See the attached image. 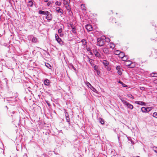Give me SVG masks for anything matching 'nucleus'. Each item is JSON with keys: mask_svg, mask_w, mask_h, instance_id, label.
Here are the masks:
<instances>
[{"mask_svg": "<svg viewBox=\"0 0 157 157\" xmlns=\"http://www.w3.org/2000/svg\"><path fill=\"white\" fill-rule=\"evenodd\" d=\"M121 100L123 104L128 108L131 109H133V107L132 105L123 99H121Z\"/></svg>", "mask_w": 157, "mask_h": 157, "instance_id": "f257e3e1", "label": "nucleus"}, {"mask_svg": "<svg viewBox=\"0 0 157 157\" xmlns=\"http://www.w3.org/2000/svg\"><path fill=\"white\" fill-rule=\"evenodd\" d=\"M97 45L99 46H103L105 43L104 40L101 38H98L97 39Z\"/></svg>", "mask_w": 157, "mask_h": 157, "instance_id": "f03ea898", "label": "nucleus"}, {"mask_svg": "<svg viewBox=\"0 0 157 157\" xmlns=\"http://www.w3.org/2000/svg\"><path fill=\"white\" fill-rule=\"evenodd\" d=\"M28 39L29 40H32L33 42L36 43L37 41V39L35 37H34L33 35H30L28 36Z\"/></svg>", "mask_w": 157, "mask_h": 157, "instance_id": "7ed1b4c3", "label": "nucleus"}, {"mask_svg": "<svg viewBox=\"0 0 157 157\" xmlns=\"http://www.w3.org/2000/svg\"><path fill=\"white\" fill-rule=\"evenodd\" d=\"M47 15L46 16V19L48 20H51L52 18V16L51 14H50V13L48 11L47 12V14H46Z\"/></svg>", "mask_w": 157, "mask_h": 157, "instance_id": "20e7f679", "label": "nucleus"}, {"mask_svg": "<svg viewBox=\"0 0 157 157\" xmlns=\"http://www.w3.org/2000/svg\"><path fill=\"white\" fill-rule=\"evenodd\" d=\"M89 85H88V86L94 92L97 93L98 91L94 87H93L91 84L88 83Z\"/></svg>", "mask_w": 157, "mask_h": 157, "instance_id": "39448f33", "label": "nucleus"}, {"mask_svg": "<svg viewBox=\"0 0 157 157\" xmlns=\"http://www.w3.org/2000/svg\"><path fill=\"white\" fill-rule=\"evenodd\" d=\"M86 28L87 30L89 31H91L93 29V28L90 25H87L86 26Z\"/></svg>", "mask_w": 157, "mask_h": 157, "instance_id": "423d86ee", "label": "nucleus"}, {"mask_svg": "<svg viewBox=\"0 0 157 157\" xmlns=\"http://www.w3.org/2000/svg\"><path fill=\"white\" fill-rule=\"evenodd\" d=\"M55 38L56 40L59 44H60L61 42H62L61 39L59 37V36L57 34H56L55 35Z\"/></svg>", "mask_w": 157, "mask_h": 157, "instance_id": "0eeeda50", "label": "nucleus"}, {"mask_svg": "<svg viewBox=\"0 0 157 157\" xmlns=\"http://www.w3.org/2000/svg\"><path fill=\"white\" fill-rule=\"evenodd\" d=\"M16 99L15 98H13V100L10 102H9V105H14L15 104V101Z\"/></svg>", "mask_w": 157, "mask_h": 157, "instance_id": "6e6552de", "label": "nucleus"}, {"mask_svg": "<svg viewBox=\"0 0 157 157\" xmlns=\"http://www.w3.org/2000/svg\"><path fill=\"white\" fill-rule=\"evenodd\" d=\"M94 53L96 56L98 57L99 58L101 57L100 54L97 50H94Z\"/></svg>", "mask_w": 157, "mask_h": 157, "instance_id": "1a4fd4ad", "label": "nucleus"}, {"mask_svg": "<svg viewBox=\"0 0 157 157\" xmlns=\"http://www.w3.org/2000/svg\"><path fill=\"white\" fill-rule=\"evenodd\" d=\"M132 62L131 61L128 60L125 63V65L129 67H133L132 66H131V64H132Z\"/></svg>", "mask_w": 157, "mask_h": 157, "instance_id": "9d476101", "label": "nucleus"}, {"mask_svg": "<svg viewBox=\"0 0 157 157\" xmlns=\"http://www.w3.org/2000/svg\"><path fill=\"white\" fill-rule=\"evenodd\" d=\"M56 12L58 13H60L61 14H63V10L61 9L59 7L56 8Z\"/></svg>", "mask_w": 157, "mask_h": 157, "instance_id": "9b49d317", "label": "nucleus"}, {"mask_svg": "<svg viewBox=\"0 0 157 157\" xmlns=\"http://www.w3.org/2000/svg\"><path fill=\"white\" fill-rule=\"evenodd\" d=\"M135 103L141 105H146V103L144 102L141 101H136Z\"/></svg>", "mask_w": 157, "mask_h": 157, "instance_id": "f8f14e48", "label": "nucleus"}, {"mask_svg": "<svg viewBox=\"0 0 157 157\" xmlns=\"http://www.w3.org/2000/svg\"><path fill=\"white\" fill-rule=\"evenodd\" d=\"M9 111L10 112V115L11 117H13V116H14L15 114V112L14 111H13V110H9Z\"/></svg>", "mask_w": 157, "mask_h": 157, "instance_id": "ddd939ff", "label": "nucleus"}, {"mask_svg": "<svg viewBox=\"0 0 157 157\" xmlns=\"http://www.w3.org/2000/svg\"><path fill=\"white\" fill-rule=\"evenodd\" d=\"M48 11H42L40 10L39 11V13L40 14L46 15Z\"/></svg>", "mask_w": 157, "mask_h": 157, "instance_id": "4468645a", "label": "nucleus"}, {"mask_svg": "<svg viewBox=\"0 0 157 157\" xmlns=\"http://www.w3.org/2000/svg\"><path fill=\"white\" fill-rule=\"evenodd\" d=\"M44 84L46 86H49L50 84L49 80L48 79H46L44 81Z\"/></svg>", "mask_w": 157, "mask_h": 157, "instance_id": "2eb2a0df", "label": "nucleus"}, {"mask_svg": "<svg viewBox=\"0 0 157 157\" xmlns=\"http://www.w3.org/2000/svg\"><path fill=\"white\" fill-rule=\"evenodd\" d=\"M102 63H103L104 65L105 66H108L109 64V62L106 60H103L102 61Z\"/></svg>", "mask_w": 157, "mask_h": 157, "instance_id": "dca6fc26", "label": "nucleus"}, {"mask_svg": "<svg viewBox=\"0 0 157 157\" xmlns=\"http://www.w3.org/2000/svg\"><path fill=\"white\" fill-rule=\"evenodd\" d=\"M103 51V52L106 54H108L109 52V49L106 48H103L102 49Z\"/></svg>", "mask_w": 157, "mask_h": 157, "instance_id": "f3484780", "label": "nucleus"}, {"mask_svg": "<svg viewBox=\"0 0 157 157\" xmlns=\"http://www.w3.org/2000/svg\"><path fill=\"white\" fill-rule=\"evenodd\" d=\"M71 27L72 29V32L73 33L75 34L76 33V28L72 25H71Z\"/></svg>", "mask_w": 157, "mask_h": 157, "instance_id": "a211bd4d", "label": "nucleus"}, {"mask_svg": "<svg viewBox=\"0 0 157 157\" xmlns=\"http://www.w3.org/2000/svg\"><path fill=\"white\" fill-rule=\"evenodd\" d=\"M87 58L89 59V62L91 65V66L94 65V64H93V62L94 60L92 59H90L88 56H87Z\"/></svg>", "mask_w": 157, "mask_h": 157, "instance_id": "6ab92c4d", "label": "nucleus"}, {"mask_svg": "<svg viewBox=\"0 0 157 157\" xmlns=\"http://www.w3.org/2000/svg\"><path fill=\"white\" fill-rule=\"evenodd\" d=\"M13 98H15L14 97H6V100L7 101H9V102H10L13 100Z\"/></svg>", "mask_w": 157, "mask_h": 157, "instance_id": "aec40b11", "label": "nucleus"}, {"mask_svg": "<svg viewBox=\"0 0 157 157\" xmlns=\"http://www.w3.org/2000/svg\"><path fill=\"white\" fill-rule=\"evenodd\" d=\"M81 8L83 10H86V8L85 6V4H82L81 6Z\"/></svg>", "mask_w": 157, "mask_h": 157, "instance_id": "412c9836", "label": "nucleus"}, {"mask_svg": "<svg viewBox=\"0 0 157 157\" xmlns=\"http://www.w3.org/2000/svg\"><path fill=\"white\" fill-rule=\"evenodd\" d=\"M65 7L66 8V9L67 10H68V11L69 12L71 11V7H70V6H69V5L66 6H65Z\"/></svg>", "mask_w": 157, "mask_h": 157, "instance_id": "4be33fe9", "label": "nucleus"}, {"mask_svg": "<svg viewBox=\"0 0 157 157\" xmlns=\"http://www.w3.org/2000/svg\"><path fill=\"white\" fill-rule=\"evenodd\" d=\"M151 76L152 77H157V73L153 72L150 74Z\"/></svg>", "mask_w": 157, "mask_h": 157, "instance_id": "5701e85b", "label": "nucleus"}, {"mask_svg": "<svg viewBox=\"0 0 157 157\" xmlns=\"http://www.w3.org/2000/svg\"><path fill=\"white\" fill-rule=\"evenodd\" d=\"M33 5V2L31 1H29L28 2V5L30 7H32Z\"/></svg>", "mask_w": 157, "mask_h": 157, "instance_id": "b1692460", "label": "nucleus"}, {"mask_svg": "<svg viewBox=\"0 0 157 157\" xmlns=\"http://www.w3.org/2000/svg\"><path fill=\"white\" fill-rule=\"evenodd\" d=\"M141 111L145 113L147 112V108L145 107H142L141 109Z\"/></svg>", "mask_w": 157, "mask_h": 157, "instance_id": "393cba45", "label": "nucleus"}, {"mask_svg": "<svg viewBox=\"0 0 157 157\" xmlns=\"http://www.w3.org/2000/svg\"><path fill=\"white\" fill-rule=\"evenodd\" d=\"M81 42L82 43V44L84 45H86L87 44V42L86 40L83 39L81 41Z\"/></svg>", "mask_w": 157, "mask_h": 157, "instance_id": "a878e982", "label": "nucleus"}, {"mask_svg": "<svg viewBox=\"0 0 157 157\" xmlns=\"http://www.w3.org/2000/svg\"><path fill=\"white\" fill-rule=\"evenodd\" d=\"M99 121L102 124H104V121L103 120L102 118H99L98 119Z\"/></svg>", "mask_w": 157, "mask_h": 157, "instance_id": "bb28decb", "label": "nucleus"}, {"mask_svg": "<svg viewBox=\"0 0 157 157\" xmlns=\"http://www.w3.org/2000/svg\"><path fill=\"white\" fill-rule=\"evenodd\" d=\"M121 58L124 59H123L124 61H126L127 60V59H128V56H123L122 57L121 56Z\"/></svg>", "mask_w": 157, "mask_h": 157, "instance_id": "cd10ccee", "label": "nucleus"}, {"mask_svg": "<svg viewBox=\"0 0 157 157\" xmlns=\"http://www.w3.org/2000/svg\"><path fill=\"white\" fill-rule=\"evenodd\" d=\"M109 46L110 48H113L115 47L114 44L112 43H110Z\"/></svg>", "mask_w": 157, "mask_h": 157, "instance_id": "c85d7f7f", "label": "nucleus"}, {"mask_svg": "<svg viewBox=\"0 0 157 157\" xmlns=\"http://www.w3.org/2000/svg\"><path fill=\"white\" fill-rule=\"evenodd\" d=\"M55 5H58V6H61V4H62V3H61V2H58V1H56V2H55Z\"/></svg>", "mask_w": 157, "mask_h": 157, "instance_id": "c756f323", "label": "nucleus"}, {"mask_svg": "<svg viewBox=\"0 0 157 157\" xmlns=\"http://www.w3.org/2000/svg\"><path fill=\"white\" fill-rule=\"evenodd\" d=\"M66 119L67 121V122H68V124H70V118H69V117H66Z\"/></svg>", "mask_w": 157, "mask_h": 157, "instance_id": "7c9ffc66", "label": "nucleus"}, {"mask_svg": "<svg viewBox=\"0 0 157 157\" xmlns=\"http://www.w3.org/2000/svg\"><path fill=\"white\" fill-rule=\"evenodd\" d=\"M63 3L64 5L65 6L69 5V3L67 2V1H66V0L63 1Z\"/></svg>", "mask_w": 157, "mask_h": 157, "instance_id": "2f4dec72", "label": "nucleus"}, {"mask_svg": "<svg viewBox=\"0 0 157 157\" xmlns=\"http://www.w3.org/2000/svg\"><path fill=\"white\" fill-rule=\"evenodd\" d=\"M94 69L96 71L98 70V66L97 65H95L94 67Z\"/></svg>", "mask_w": 157, "mask_h": 157, "instance_id": "473e14b6", "label": "nucleus"}, {"mask_svg": "<svg viewBox=\"0 0 157 157\" xmlns=\"http://www.w3.org/2000/svg\"><path fill=\"white\" fill-rule=\"evenodd\" d=\"M153 116L156 118H157V113L156 112L154 113L153 114Z\"/></svg>", "mask_w": 157, "mask_h": 157, "instance_id": "72a5a7b5", "label": "nucleus"}, {"mask_svg": "<svg viewBox=\"0 0 157 157\" xmlns=\"http://www.w3.org/2000/svg\"><path fill=\"white\" fill-rule=\"evenodd\" d=\"M121 52L119 50H117L115 52V54L117 55H118L120 54Z\"/></svg>", "mask_w": 157, "mask_h": 157, "instance_id": "f704fd0d", "label": "nucleus"}, {"mask_svg": "<svg viewBox=\"0 0 157 157\" xmlns=\"http://www.w3.org/2000/svg\"><path fill=\"white\" fill-rule=\"evenodd\" d=\"M45 65L48 68H50V67H51V66L48 63L45 64Z\"/></svg>", "mask_w": 157, "mask_h": 157, "instance_id": "c9c22d12", "label": "nucleus"}, {"mask_svg": "<svg viewBox=\"0 0 157 157\" xmlns=\"http://www.w3.org/2000/svg\"><path fill=\"white\" fill-rule=\"evenodd\" d=\"M53 1H50L49 2H48V3L47 4V5L48 6H50V5L52 4V3H53Z\"/></svg>", "mask_w": 157, "mask_h": 157, "instance_id": "e433bc0d", "label": "nucleus"}, {"mask_svg": "<svg viewBox=\"0 0 157 157\" xmlns=\"http://www.w3.org/2000/svg\"><path fill=\"white\" fill-rule=\"evenodd\" d=\"M147 112H149L152 109V107H147Z\"/></svg>", "mask_w": 157, "mask_h": 157, "instance_id": "4c0bfd02", "label": "nucleus"}, {"mask_svg": "<svg viewBox=\"0 0 157 157\" xmlns=\"http://www.w3.org/2000/svg\"><path fill=\"white\" fill-rule=\"evenodd\" d=\"M117 73H118V74L120 75H121L122 74V72L121 70H120L119 71L118 70L117 71Z\"/></svg>", "mask_w": 157, "mask_h": 157, "instance_id": "58836bf2", "label": "nucleus"}, {"mask_svg": "<svg viewBox=\"0 0 157 157\" xmlns=\"http://www.w3.org/2000/svg\"><path fill=\"white\" fill-rule=\"evenodd\" d=\"M116 70L118 71V70H121V68L120 67V66H118L116 67Z\"/></svg>", "mask_w": 157, "mask_h": 157, "instance_id": "ea45409f", "label": "nucleus"}, {"mask_svg": "<svg viewBox=\"0 0 157 157\" xmlns=\"http://www.w3.org/2000/svg\"><path fill=\"white\" fill-rule=\"evenodd\" d=\"M62 31V29L61 28L60 29L58 30V33H60Z\"/></svg>", "mask_w": 157, "mask_h": 157, "instance_id": "a19ab883", "label": "nucleus"}, {"mask_svg": "<svg viewBox=\"0 0 157 157\" xmlns=\"http://www.w3.org/2000/svg\"><path fill=\"white\" fill-rule=\"evenodd\" d=\"M119 55H120V56H121H121L122 57L123 56H124V53L123 52H121V53L120 54H119Z\"/></svg>", "mask_w": 157, "mask_h": 157, "instance_id": "79ce46f5", "label": "nucleus"}, {"mask_svg": "<svg viewBox=\"0 0 157 157\" xmlns=\"http://www.w3.org/2000/svg\"><path fill=\"white\" fill-rule=\"evenodd\" d=\"M154 150L155 152L157 153V147H155L154 148Z\"/></svg>", "mask_w": 157, "mask_h": 157, "instance_id": "37998d69", "label": "nucleus"}, {"mask_svg": "<svg viewBox=\"0 0 157 157\" xmlns=\"http://www.w3.org/2000/svg\"><path fill=\"white\" fill-rule=\"evenodd\" d=\"M71 66H72V68H73V69L75 71H76V68H75L74 66H73V64H71Z\"/></svg>", "mask_w": 157, "mask_h": 157, "instance_id": "c03bdc74", "label": "nucleus"}, {"mask_svg": "<svg viewBox=\"0 0 157 157\" xmlns=\"http://www.w3.org/2000/svg\"><path fill=\"white\" fill-rule=\"evenodd\" d=\"M140 89L142 90H144L145 89V88L144 87H141L140 88Z\"/></svg>", "mask_w": 157, "mask_h": 157, "instance_id": "a18cd8bd", "label": "nucleus"}, {"mask_svg": "<svg viewBox=\"0 0 157 157\" xmlns=\"http://www.w3.org/2000/svg\"><path fill=\"white\" fill-rule=\"evenodd\" d=\"M65 117H69V115L68 114V113L67 112H66L65 113Z\"/></svg>", "mask_w": 157, "mask_h": 157, "instance_id": "49530a36", "label": "nucleus"}, {"mask_svg": "<svg viewBox=\"0 0 157 157\" xmlns=\"http://www.w3.org/2000/svg\"><path fill=\"white\" fill-rule=\"evenodd\" d=\"M153 82L154 83L157 84V79L154 80Z\"/></svg>", "mask_w": 157, "mask_h": 157, "instance_id": "de8ad7c7", "label": "nucleus"}, {"mask_svg": "<svg viewBox=\"0 0 157 157\" xmlns=\"http://www.w3.org/2000/svg\"><path fill=\"white\" fill-rule=\"evenodd\" d=\"M105 39L106 40H105V41L108 42L109 41V40H110V39L109 38H105Z\"/></svg>", "mask_w": 157, "mask_h": 157, "instance_id": "09e8293b", "label": "nucleus"}, {"mask_svg": "<svg viewBox=\"0 0 157 157\" xmlns=\"http://www.w3.org/2000/svg\"><path fill=\"white\" fill-rule=\"evenodd\" d=\"M122 86L124 87H127V86L124 83H123V84L122 85Z\"/></svg>", "mask_w": 157, "mask_h": 157, "instance_id": "8fccbe9b", "label": "nucleus"}, {"mask_svg": "<svg viewBox=\"0 0 157 157\" xmlns=\"http://www.w3.org/2000/svg\"><path fill=\"white\" fill-rule=\"evenodd\" d=\"M97 72V75H99L100 74V71H98H98H96Z\"/></svg>", "mask_w": 157, "mask_h": 157, "instance_id": "3c124183", "label": "nucleus"}, {"mask_svg": "<svg viewBox=\"0 0 157 157\" xmlns=\"http://www.w3.org/2000/svg\"><path fill=\"white\" fill-rule=\"evenodd\" d=\"M5 107H6L7 109H10L11 108L10 107V106H7V105H6L5 106Z\"/></svg>", "mask_w": 157, "mask_h": 157, "instance_id": "603ef678", "label": "nucleus"}, {"mask_svg": "<svg viewBox=\"0 0 157 157\" xmlns=\"http://www.w3.org/2000/svg\"><path fill=\"white\" fill-rule=\"evenodd\" d=\"M66 1H67L69 3H70V0H66Z\"/></svg>", "mask_w": 157, "mask_h": 157, "instance_id": "864d4df0", "label": "nucleus"}, {"mask_svg": "<svg viewBox=\"0 0 157 157\" xmlns=\"http://www.w3.org/2000/svg\"><path fill=\"white\" fill-rule=\"evenodd\" d=\"M46 103H47V105H48V106H50V103H49L48 102V101H47L46 102Z\"/></svg>", "mask_w": 157, "mask_h": 157, "instance_id": "5fc2aeb1", "label": "nucleus"}, {"mask_svg": "<svg viewBox=\"0 0 157 157\" xmlns=\"http://www.w3.org/2000/svg\"><path fill=\"white\" fill-rule=\"evenodd\" d=\"M118 82H119V83H120V84H121V83H122V82L121 81H120V80H119V81Z\"/></svg>", "mask_w": 157, "mask_h": 157, "instance_id": "6e6d98bb", "label": "nucleus"}, {"mask_svg": "<svg viewBox=\"0 0 157 157\" xmlns=\"http://www.w3.org/2000/svg\"><path fill=\"white\" fill-rule=\"evenodd\" d=\"M48 0H44V2H48Z\"/></svg>", "mask_w": 157, "mask_h": 157, "instance_id": "4d7b16f0", "label": "nucleus"}, {"mask_svg": "<svg viewBox=\"0 0 157 157\" xmlns=\"http://www.w3.org/2000/svg\"><path fill=\"white\" fill-rule=\"evenodd\" d=\"M89 53H90V55H92L93 54L92 52H90Z\"/></svg>", "mask_w": 157, "mask_h": 157, "instance_id": "13d9d810", "label": "nucleus"}, {"mask_svg": "<svg viewBox=\"0 0 157 157\" xmlns=\"http://www.w3.org/2000/svg\"><path fill=\"white\" fill-rule=\"evenodd\" d=\"M90 50V48H88L87 49V51H89Z\"/></svg>", "mask_w": 157, "mask_h": 157, "instance_id": "bf43d9fd", "label": "nucleus"}, {"mask_svg": "<svg viewBox=\"0 0 157 157\" xmlns=\"http://www.w3.org/2000/svg\"><path fill=\"white\" fill-rule=\"evenodd\" d=\"M124 83L122 82V83H121V84L122 85H122Z\"/></svg>", "mask_w": 157, "mask_h": 157, "instance_id": "052dcab7", "label": "nucleus"}, {"mask_svg": "<svg viewBox=\"0 0 157 157\" xmlns=\"http://www.w3.org/2000/svg\"><path fill=\"white\" fill-rule=\"evenodd\" d=\"M124 83L122 82V83H121V84L122 85H122Z\"/></svg>", "mask_w": 157, "mask_h": 157, "instance_id": "680f3d73", "label": "nucleus"}, {"mask_svg": "<svg viewBox=\"0 0 157 157\" xmlns=\"http://www.w3.org/2000/svg\"><path fill=\"white\" fill-rule=\"evenodd\" d=\"M131 96L132 97V98H133V96H132V95H131Z\"/></svg>", "mask_w": 157, "mask_h": 157, "instance_id": "e2e57ef3", "label": "nucleus"}, {"mask_svg": "<svg viewBox=\"0 0 157 157\" xmlns=\"http://www.w3.org/2000/svg\"><path fill=\"white\" fill-rule=\"evenodd\" d=\"M60 36H62V34H60Z\"/></svg>", "mask_w": 157, "mask_h": 157, "instance_id": "0e129e2a", "label": "nucleus"}, {"mask_svg": "<svg viewBox=\"0 0 157 157\" xmlns=\"http://www.w3.org/2000/svg\"><path fill=\"white\" fill-rule=\"evenodd\" d=\"M3 151V154H4V151Z\"/></svg>", "mask_w": 157, "mask_h": 157, "instance_id": "69168bd1", "label": "nucleus"}, {"mask_svg": "<svg viewBox=\"0 0 157 157\" xmlns=\"http://www.w3.org/2000/svg\"><path fill=\"white\" fill-rule=\"evenodd\" d=\"M70 66L71 67H72V66H71V64H70Z\"/></svg>", "mask_w": 157, "mask_h": 157, "instance_id": "338daca9", "label": "nucleus"}, {"mask_svg": "<svg viewBox=\"0 0 157 157\" xmlns=\"http://www.w3.org/2000/svg\"><path fill=\"white\" fill-rule=\"evenodd\" d=\"M136 157H140L139 156H136Z\"/></svg>", "mask_w": 157, "mask_h": 157, "instance_id": "774afa93", "label": "nucleus"}]
</instances>
